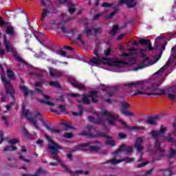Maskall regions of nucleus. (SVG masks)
I'll return each instance as SVG.
<instances>
[{"instance_id": "nucleus-19", "label": "nucleus", "mask_w": 176, "mask_h": 176, "mask_svg": "<svg viewBox=\"0 0 176 176\" xmlns=\"http://www.w3.org/2000/svg\"><path fill=\"white\" fill-rule=\"evenodd\" d=\"M111 65H113V67H116V68H123V67H126V65H131V64L129 62L120 60L118 61H111Z\"/></svg>"}, {"instance_id": "nucleus-44", "label": "nucleus", "mask_w": 176, "mask_h": 176, "mask_svg": "<svg viewBox=\"0 0 176 176\" xmlns=\"http://www.w3.org/2000/svg\"><path fill=\"white\" fill-rule=\"evenodd\" d=\"M174 155H176V151L171 148L170 153L166 155V157H168V159H173V157H174Z\"/></svg>"}, {"instance_id": "nucleus-3", "label": "nucleus", "mask_w": 176, "mask_h": 176, "mask_svg": "<svg viewBox=\"0 0 176 176\" xmlns=\"http://www.w3.org/2000/svg\"><path fill=\"white\" fill-rule=\"evenodd\" d=\"M1 80L4 85V89L6 90V94H9L11 97L13 102H11L9 105L13 107L15 104L16 98L14 97V94H16V91L13 89V85L10 83V80L6 79L5 76V73L1 74Z\"/></svg>"}, {"instance_id": "nucleus-24", "label": "nucleus", "mask_w": 176, "mask_h": 176, "mask_svg": "<svg viewBox=\"0 0 176 176\" xmlns=\"http://www.w3.org/2000/svg\"><path fill=\"white\" fill-rule=\"evenodd\" d=\"M64 75V72H60L53 69H50V76L51 78H61Z\"/></svg>"}, {"instance_id": "nucleus-27", "label": "nucleus", "mask_w": 176, "mask_h": 176, "mask_svg": "<svg viewBox=\"0 0 176 176\" xmlns=\"http://www.w3.org/2000/svg\"><path fill=\"white\" fill-rule=\"evenodd\" d=\"M78 108L79 112L78 113V112L73 111L72 115L74 116H82V115L83 114V109H85V107H83V105L79 104L78 106Z\"/></svg>"}, {"instance_id": "nucleus-52", "label": "nucleus", "mask_w": 176, "mask_h": 176, "mask_svg": "<svg viewBox=\"0 0 176 176\" xmlns=\"http://www.w3.org/2000/svg\"><path fill=\"white\" fill-rule=\"evenodd\" d=\"M102 14H104V12H100V13L94 15L93 20H95V21L98 20V19H100V17H101V16H102Z\"/></svg>"}, {"instance_id": "nucleus-35", "label": "nucleus", "mask_w": 176, "mask_h": 176, "mask_svg": "<svg viewBox=\"0 0 176 176\" xmlns=\"http://www.w3.org/2000/svg\"><path fill=\"white\" fill-rule=\"evenodd\" d=\"M62 32L63 34H71V35H75V31L74 30H69L66 26H64V28H62Z\"/></svg>"}, {"instance_id": "nucleus-20", "label": "nucleus", "mask_w": 176, "mask_h": 176, "mask_svg": "<svg viewBox=\"0 0 176 176\" xmlns=\"http://www.w3.org/2000/svg\"><path fill=\"white\" fill-rule=\"evenodd\" d=\"M142 138H136V142L135 144V148L138 152L141 153L142 152V150L144 149V146H142Z\"/></svg>"}, {"instance_id": "nucleus-51", "label": "nucleus", "mask_w": 176, "mask_h": 176, "mask_svg": "<svg viewBox=\"0 0 176 176\" xmlns=\"http://www.w3.org/2000/svg\"><path fill=\"white\" fill-rule=\"evenodd\" d=\"M118 138H120V140H124L125 138H127V135L124 133L120 132L118 133Z\"/></svg>"}, {"instance_id": "nucleus-1", "label": "nucleus", "mask_w": 176, "mask_h": 176, "mask_svg": "<svg viewBox=\"0 0 176 176\" xmlns=\"http://www.w3.org/2000/svg\"><path fill=\"white\" fill-rule=\"evenodd\" d=\"M46 138L48 141V151H50L52 156H53V159L54 160H56V162H58V163H60V166L62 167H63V168H65V171H67V173H69V174H72L74 176H78V175H80L82 174H85V175H89V171L86 170H76L75 172L69 170V168H68V166H67L66 164H63V162H61V160H60V158H58V156L57 155H58V151H61V149H63V148L61 147V146H60V144H57V142L53 141V140H52V138L49 135L46 136Z\"/></svg>"}, {"instance_id": "nucleus-60", "label": "nucleus", "mask_w": 176, "mask_h": 176, "mask_svg": "<svg viewBox=\"0 0 176 176\" xmlns=\"http://www.w3.org/2000/svg\"><path fill=\"white\" fill-rule=\"evenodd\" d=\"M5 141V139L3 138V131H0V144H2Z\"/></svg>"}, {"instance_id": "nucleus-50", "label": "nucleus", "mask_w": 176, "mask_h": 176, "mask_svg": "<svg viewBox=\"0 0 176 176\" xmlns=\"http://www.w3.org/2000/svg\"><path fill=\"white\" fill-rule=\"evenodd\" d=\"M47 130H49L51 133H55V134H60V130L52 128L51 126H50V129H47Z\"/></svg>"}, {"instance_id": "nucleus-39", "label": "nucleus", "mask_w": 176, "mask_h": 176, "mask_svg": "<svg viewBox=\"0 0 176 176\" xmlns=\"http://www.w3.org/2000/svg\"><path fill=\"white\" fill-rule=\"evenodd\" d=\"M5 48L7 52V53H12L14 50V48L10 45V43H6L5 44Z\"/></svg>"}, {"instance_id": "nucleus-40", "label": "nucleus", "mask_w": 176, "mask_h": 176, "mask_svg": "<svg viewBox=\"0 0 176 176\" xmlns=\"http://www.w3.org/2000/svg\"><path fill=\"white\" fill-rule=\"evenodd\" d=\"M163 141H167V142L174 144V138H173L171 133H168V136L164 137Z\"/></svg>"}, {"instance_id": "nucleus-62", "label": "nucleus", "mask_w": 176, "mask_h": 176, "mask_svg": "<svg viewBox=\"0 0 176 176\" xmlns=\"http://www.w3.org/2000/svg\"><path fill=\"white\" fill-rule=\"evenodd\" d=\"M168 98H170V100H173V101H175L176 98V96L174 94H168Z\"/></svg>"}, {"instance_id": "nucleus-11", "label": "nucleus", "mask_w": 176, "mask_h": 176, "mask_svg": "<svg viewBox=\"0 0 176 176\" xmlns=\"http://www.w3.org/2000/svg\"><path fill=\"white\" fill-rule=\"evenodd\" d=\"M58 2L59 5H64V3H66L68 12L70 13V14H72L76 12V4L72 3L71 0H58Z\"/></svg>"}, {"instance_id": "nucleus-56", "label": "nucleus", "mask_w": 176, "mask_h": 176, "mask_svg": "<svg viewBox=\"0 0 176 176\" xmlns=\"http://www.w3.org/2000/svg\"><path fill=\"white\" fill-rule=\"evenodd\" d=\"M119 122L121 123V124H122L124 129H130V126H129V125H127L126 122L123 121V120H120Z\"/></svg>"}, {"instance_id": "nucleus-32", "label": "nucleus", "mask_w": 176, "mask_h": 176, "mask_svg": "<svg viewBox=\"0 0 176 176\" xmlns=\"http://www.w3.org/2000/svg\"><path fill=\"white\" fill-rule=\"evenodd\" d=\"M45 173H46V171L42 170L41 168H39L35 172V174L34 175L23 174L22 176H39V174H45Z\"/></svg>"}, {"instance_id": "nucleus-38", "label": "nucleus", "mask_w": 176, "mask_h": 176, "mask_svg": "<svg viewBox=\"0 0 176 176\" xmlns=\"http://www.w3.org/2000/svg\"><path fill=\"white\" fill-rule=\"evenodd\" d=\"M3 151L5 152H12L14 151H17V147L14 146H7L4 147Z\"/></svg>"}, {"instance_id": "nucleus-8", "label": "nucleus", "mask_w": 176, "mask_h": 176, "mask_svg": "<svg viewBox=\"0 0 176 176\" xmlns=\"http://www.w3.org/2000/svg\"><path fill=\"white\" fill-rule=\"evenodd\" d=\"M42 25L45 30H52V31L57 30H61L63 31V28L65 27L63 23H43Z\"/></svg>"}, {"instance_id": "nucleus-34", "label": "nucleus", "mask_w": 176, "mask_h": 176, "mask_svg": "<svg viewBox=\"0 0 176 176\" xmlns=\"http://www.w3.org/2000/svg\"><path fill=\"white\" fill-rule=\"evenodd\" d=\"M52 14V12L47 10V8H44L43 10V14L41 16V21H45V18L47 17V16Z\"/></svg>"}, {"instance_id": "nucleus-17", "label": "nucleus", "mask_w": 176, "mask_h": 176, "mask_svg": "<svg viewBox=\"0 0 176 176\" xmlns=\"http://www.w3.org/2000/svg\"><path fill=\"white\" fill-rule=\"evenodd\" d=\"M35 91H37V93H41V96L44 97V100H40L41 104H46V105H49L50 107H54V103L49 101V96L45 95L41 89L36 88Z\"/></svg>"}, {"instance_id": "nucleus-28", "label": "nucleus", "mask_w": 176, "mask_h": 176, "mask_svg": "<svg viewBox=\"0 0 176 176\" xmlns=\"http://www.w3.org/2000/svg\"><path fill=\"white\" fill-rule=\"evenodd\" d=\"M19 89H21V91H23L24 96H28V94H34V91H28V89L26 86H19Z\"/></svg>"}, {"instance_id": "nucleus-45", "label": "nucleus", "mask_w": 176, "mask_h": 176, "mask_svg": "<svg viewBox=\"0 0 176 176\" xmlns=\"http://www.w3.org/2000/svg\"><path fill=\"white\" fill-rule=\"evenodd\" d=\"M7 76L11 79H14V73L11 69L7 70Z\"/></svg>"}, {"instance_id": "nucleus-54", "label": "nucleus", "mask_w": 176, "mask_h": 176, "mask_svg": "<svg viewBox=\"0 0 176 176\" xmlns=\"http://www.w3.org/2000/svg\"><path fill=\"white\" fill-rule=\"evenodd\" d=\"M140 94H148V93H145L142 91L138 90L133 94H132V96L133 97H135V96H139Z\"/></svg>"}, {"instance_id": "nucleus-41", "label": "nucleus", "mask_w": 176, "mask_h": 176, "mask_svg": "<svg viewBox=\"0 0 176 176\" xmlns=\"http://www.w3.org/2000/svg\"><path fill=\"white\" fill-rule=\"evenodd\" d=\"M6 34L8 35H13L14 34V29L12 26H7Z\"/></svg>"}, {"instance_id": "nucleus-6", "label": "nucleus", "mask_w": 176, "mask_h": 176, "mask_svg": "<svg viewBox=\"0 0 176 176\" xmlns=\"http://www.w3.org/2000/svg\"><path fill=\"white\" fill-rule=\"evenodd\" d=\"M5 14L7 15L8 19H12V20H14V19H17L18 17H23V19H27V14L21 8L14 11L6 10L5 12Z\"/></svg>"}, {"instance_id": "nucleus-2", "label": "nucleus", "mask_w": 176, "mask_h": 176, "mask_svg": "<svg viewBox=\"0 0 176 176\" xmlns=\"http://www.w3.org/2000/svg\"><path fill=\"white\" fill-rule=\"evenodd\" d=\"M120 152H124L126 155H129L133 152V147L126 144H121L119 147V149L113 153L114 157L110 160L102 162V164H108L109 163H111V164L113 166H116V164H119V163H122V162H125V163H133L135 160L134 157H126L121 160H117L116 157L118 155H119Z\"/></svg>"}, {"instance_id": "nucleus-13", "label": "nucleus", "mask_w": 176, "mask_h": 176, "mask_svg": "<svg viewBox=\"0 0 176 176\" xmlns=\"http://www.w3.org/2000/svg\"><path fill=\"white\" fill-rule=\"evenodd\" d=\"M126 5L129 9L135 8L136 9L140 8V6H137V1L135 0H119L118 5Z\"/></svg>"}, {"instance_id": "nucleus-37", "label": "nucleus", "mask_w": 176, "mask_h": 176, "mask_svg": "<svg viewBox=\"0 0 176 176\" xmlns=\"http://www.w3.org/2000/svg\"><path fill=\"white\" fill-rule=\"evenodd\" d=\"M49 85L52 87H55L56 89H60V87H61L60 82L58 81H50L49 82Z\"/></svg>"}, {"instance_id": "nucleus-22", "label": "nucleus", "mask_w": 176, "mask_h": 176, "mask_svg": "<svg viewBox=\"0 0 176 176\" xmlns=\"http://www.w3.org/2000/svg\"><path fill=\"white\" fill-rule=\"evenodd\" d=\"M89 97L91 98V101L94 104L98 102V92L97 91H89Z\"/></svg>"}, {"instance_id": "nucleus-31", "label": "nucleus", "mask_w": 176, "mask_h": 176, "mask_svg": "<svg viewBox=\"0 0 176 176\" xmlns=\"http://www.w3.org/2000/svg\"><path fill=\"white\" fill-rule=\"evenodd\" d=\"M153 155H154L155 156H158L156 158V160H162V157L164 156V150H163V154H162V152L159 151V148H158L154 153H153Z\"/></svg>"}, {"instance_id": "nucleus-14", "label": "nucleus", "mask_w": 176, "mask_h": 176, "mask_svg": "<svg viewBox=\"0 0 176 176\" xmlns=\"http://www.w3.org/2000/svg\"><path fill=\"white\" fill-rule=\"evenodd\" d=\"M102 115L103 116H107V120L109 122V124H110V126H114L115 124V120H116V119H118V118H119L118 116H114L113 114L109 113L108 111H104L102 113Z\"/></svg>"}, {"instance_id": "nucleus-21", "label": "nucleus", "mask_w": 176, "mask_h": 176, "mask_svg": "<svg viewBox=\"0 0 176 176\" xmlns=\"http://www.w3.org/2000/svg\"><path fill=\"white\" fill-rule=\"evenodd\" d=\"M70 85L72 86H74V87H75V89H78V90H83V91L87 90L86 86H85L82 84L79 83L76 80L70 81Z\"/></svg>"}, {"instance_id": "nucleus-59", "label": "nucleus", "mask_w": 176, "mask_h": 176, "mask_svg": "<svg viewBox=\"0 0 176 176\" xmlns=\"http://www.w3.org/2000/svg\"><path fill=\"white\" fill-rule=\"evenodd\" d=\"M2 120H3L6 127H9V122H8V118L5 116L1 117Z\"/></svg>"}, {"instance_id": "nucleus-15", "label": "nucleus", "mask_w": 176, "mask_h": 176, "mask_svg": "<svg viewBox=\"0 0 176 176\" xmlns=\"http://www.w3.org/2000/svg\"><path fill=\"white\" fill-rule=\"evenodd\" d=\"M151 134L153 138L155 140V148H156L157 150L159 149V151L163 155V149L160 147V141L159 140V133H157V131L153 130L151 132Z\"/></svg>"}, {"instance_id": "nucleus-18", "label": "nucleus", "mask_w": 176, "mask_h": 176, "mask_svg": "<svg viewBox=\"0 0 176 176\" xmlns=\"http://www.w3.org/2000/svg\"><path fill=\"white\" fill-rule=\"evenodd\" d=\"M139 43L142 46H146L148 52H153L155 50V48L152 47V42L149 39L142 38L139 41Z\"/></svg>"}, {"instance_id": "nucleus-53", "label": "nucleus", "mask_w": 176, "mask_h": 176, "mask_svg": "<svg viewBox=\"0 0 176 176\" xmlns=\"http://www.w3.org/2000/svg\"><path fill=\"white\" fill-rule=\"evenodd\" d=\"M58 108L60 109V112H63L65 113H67V112L65 111V110H66L65 105H64V104H59L58 106Z\"/></svg>"}, {"instance_id": "nucleus-16", "label": "nucleus", "mask_w": 176, "mask_h": 176, "mask_svg": "<svg viewBox=\"0 0 176 176\" xmlns=\"http://www.w3.org/2000/svg\"><path fill=\"white\" fill-rule=\"evenodd\" d=\"M121 104V107L122 108V111H121L122 115H124L125 116H131V117H133L134 116V113H133L131 111H129L126 109H129V108H130V104L124 101H122L120 102Z\"/></svg>"}, {"instance_id": "nucleus-29", "label": "nucleus", "mask_w": 176, "mask_h": 176, "mask_svg": "<svg viewBox=\"0 0 176 176\" xmlns=\"http://www.w3.org/2000/svg\"><path fill=\"white\" fill-rule=\"evenodd\" d=\"M81 96L82 97V100H77V102H78V104H82V102L87 104H90V100H89V96H87V95H81Z\"/></svg>"}, {"instance_id": "nucleus-55", "label": "nucleus", "mask_w": 176, "mask_h": 176, "mask_svg": "<svg viewBox=\"0 0 176 176\" xmlns=\"http://www.w3.org/2000/svg\"><path fill=\"white\" fill-rule=\"evenodd\" d=\"M38 120L43 124V125L44 126V127H45V129H50V126H48L47 124H46V122H45L43 119L38 118Z\"/></svg>"}, {"instance_id": "nucleus-23", "label": "nucleus", "mask_w": 176, "mask_h": 176, "mask_svg": "<svg viewBox=\"0 0 176 176\" xmlns=\"http://www.w3.org/2000/svg\"><path fill=\"white\" fill-rule=\"evenodd\" d=\"M145 83L144 81H138L135 82H126L124 84L125 87H128V89H133V87H137L140 85H144Z\"/></svg>"}, {"instance_id": "nucleus-7", "label": "nucleus", "mask_w": 176, "mask_h": 176, "mask_svg": "<svg viewBox=\"0 0 176 176\" xmlns=\"http://www.w3.org/2000/svg\"><path fill=\"white\" fill-rule=\"evenodd\" d=\"M89 148L91 152H94V151H98V147L97 146H93L91 142H87L85 144H78L72 150V152H76L78 151H86Z\"/></svg>"}, {"instance_id": "nucleus-64", "label": "nucleus", "mask_w": 176, "mask_h": 176, "mask_svg": "<svg viewBox=\"0 0 176 176\" xmlns=\"http://www.w3.org/2000/svg\"><path fill=\"white\" fill-rule=\"evenodd\" d=\"M111 54V49L108 48L107 50H104V55L108 57Z\"/></svg>"}, {"instance_id": "nucleus-25", "label": "nucleus", "mask_w": 176, "mask_h": 176, "mask_svg": "<svg viewBox=\"0 0 176 176\" xmlns=\"http://www.w3.org/2000/svg\"><path fill=\"white\" fill-rule=\"evenodd\" d=\"M88 119L89 122H91L94 124H98L99 126L104 123V120H102V118H94V117L93 116H88Z\"/></svg>"}, {"instance_id": "nucleus-33", "label": "nucleus", "mask_w": 176, "mask_h": 176, "mask_svg": "<svg viewBox=\"0 0 176 176\" xmlns=\"http://www.w3.org/2000/svg\"><path fill=\"white\" fill-rule=\"evenodd\" d=\"M156 120H157V117H150L146 120V122L148 124H152L153 126H156L157 123H156Z\"/></svg>"}, {"instance_id": "nucleus-47", "label": "nucleus", "mask_w": 176, "mask_h": 176, "mask_svg": "<svg viewBox=\"0 0 176 176\" xmlns=\"http://www.w3.org/2000/svg\"><path fill=\"white\" fill-rule=\"evenodd\" d=\"M106 145H109L110 146H115L116 145V143L113 140H107L105 142Z\"/></svg>"}, {"instance_id": "nucleus-10", "label": "nucleus", "mask_w": 176, "mask_h": 176, "mask_svg": "<svg viewBox=\"0 0 176 176\" xmlns=\"http://www.w3.org/2000/svg\"><path fill=\"white\" fill-rule=\"evenodd\" d=\"M163 41V37L158 36L155 38L153 49L154 50H159L161 53H163V52L166 50V45H167V43H162V41Z\"/></svg>"}, {"instance_id": "nucleus-42", "label": "nucleus", "mask_w": 176, "mask_h": 176, "mask_svg": "<svg viewBox=\"0 0 176 176\" xmlns=\"http://www.w3.org/2000/svg\"><path fill=\"white\" fill-rule=\"evenodd\" d=\"M167 68H168V65H165V66L162 67L160 70H158L155 74V75H162L163 72H164V71H166V69H167Z\"/></svg>"}, {"instance_id": "nucleus-30", "label": "nucleus", "mask_w": 176, "mask_h": 176, "mask_svg": "<svg viewBox=\"0 0 176 176\" xmlns=\"http://www.w3.org/2000/svg\"><path fill=\"white\" fill-rule=\"evenodd\" d=\"M116 90H118V86H114L111 89H109L107 91V94L109 97H112L115 96V93H116Z\"/></svg>"}, {"instance_id": "nucleus-63", "label": "nucleus", "mask_w": 176, "mask_h": 176, "mask_svg": "<svg viewBox=\"0 0 176 176\" xmlns=\"http://www.w3.org/2000/svg\"><path fill=\"white\" fill-rule=\"evenodd\" d=\"M47 2H50V0H41V3L43 6H47Z\"/></svg>"}, {"instance_id": "nucleus-46", "label": "nucleus", "mask_w": 176, "mask_h": 176, "mask_svg": "<svg viewBox=\"0 0 176 176\" xmlns=\"http://www.w3.org/2000/svg\"><path fill=\"white\" fill-rule=\"evenodd\" d=\"M118 12H119V8H116L115 10H114V11H113L111 13H110V14L107 16L108 19H112V17H113V16H115V14H116V13H118Z\"/></svg>"}, {"instance_id": "nucleus-36", "label": "nucleus", "mask_w": 176, "mask_h": 176, "mask_svg": "<svg viewBox=\"0 0 176 176\" xmlns=\"http://www.w3.org/2000/svg\"><path fill=\"white\" fill-rule=\"evenodd\" d=\"M119 30V25H116L113 26L112 30L110 31L109 34H111V35L112 36H115V35H116L118 34V31Z\"/></svg>"}, {"instance_id": "nucleus-43", "label": "nucleus", "mask_w": 176, "mask_h": 176, "mask_svg": "<svg viewBox=\"0 0 176 176\" xmlns=\"http://www.w3.org/2000/svg\"><path fill=\"white\" fill-rule=\"evenodd\" d=\"M166 129L164 128V126H161L160 129V131H157V133L158 134V138L160 137V134H162V135H164L166 134Z\"/></svg>"}, {"instance_id": "nucleus-4", "label": "nucleus", "mask_w": 176, "mask_h": 176, "mask_svg": "<svg viewBox=\"0 0 176 176\" xmlns=\"http://www.w3.org/2000/svg\"><path fill=\"white\" fill-rule=\"evenodd\" d=\"M87 129L88 132L82 131L80 133V135H84L87 137V138H107V140L113 139V137L107 135V133L105 132L98 131L96 134L90 133V131H91L93 129V126L91 125H87Z\"/></svg>"}, {"instance_id": "nucleus-48", "label": "nucleus", "mask_w": 176, "mask_h": 176, "mask_svg": "<svg viewBox=\"0 0 176 176\" xmlns=\"http://www.w3.org/2000/svg\"><path fill=\"white\" fill-rule=\"evenodd\" d=\"M8 144L11 146L16 145V144H19V140L16 139H11L8 140Z\"/></svg>"}, {"instance_id": "nucleus-57", "label": "nucleus", "mask_w": 176, "mask_h": 176, "mask_svg": "<svg viewBox=\"0 0 176 176\" xmlns=\"http://www.w3.org/2000/svg\"><path fill=\"white\" fill-rule=\"evenodd\" d=\"M113 4H110L109 3L104 2L102 4V8H112Z\"/></svg>"}, {"instance_id": "nucleus-5", "label": "nucleus", "mask_w": 176, "mask_h": 176, "mask_svg": "<svg viewBox=\"0 0 176 176\" xmlns=\"http://www.w3.org/2000/svg\"><path fill=\"white\" fill-rule=\"evenodd\" d=\"M160 85H162V81H159L157 82H155L151 85L148 87V90H151L153 93H147V96H164L166 94V91H170V89L164 88V89H159L160 87Z\"/></svg>"}, {"instance_id": "nucleus-12", "label": "nucleus", "mask_w": 176, "mask_h": 176, "mask_svg": "<svg viewBox=\"0 0 176 176\" xmlns=\"http://www.w3.org/2000/svg\"><path fill=\"white\" fill-rule=\"evenodd\" d=\"M29 115H31L30 110L28 109L25 110L24 107H23L22 116H25L28 119V120H29L33 124V125L34 126V127H36V129H37V130H39V126H38V122H36V120H35V119H34L33 118L29 117Z\"/></svg>"}, {"instance_id": "nucleus-58", "label": "nucleus", "mask_w": 176, "mask_h": 176, "mask_svg": "<svg viewBox=\"0 0 176 176\" xmlns=\"http://www.w3.org/2000/svg\"><path fill=\"white\" fill-rule=\"evenodd\" d=\"M65 138L71 139L72 137H74V133H67L64 135Z\"/></svg>"}, {"instance_id": "nucleus-26", "label": "nucleus", "mask_w": 176, "mask_h": 176, "mask_svg": "<svg viewBox=\"0 0 176 176\" xmlns=\"http://www.w3.org/2000/svg\"><path fill=\"white\" fill-rule=\"evenodd\" d=\"M148 60V66L151 65V58L146 57L144 60L142 61V63L140 65V66L136 67L133 69V71H140V69H144L146 67V65H144L143 64L145 63V61Z\"/></svg>"}, {"instance_id": "nucleus-61", "label": "nucleus", "mask_w": 176, "mask_h": 176, "mask_svg": "<svg viewBox=\"0 0 176 176\" xmlns=\"http://www.w3.org/2000/svg\"><path fill=\"white\" fill-rule=\"evenodd\" d=\"M77 41H79L82 45H85V41L82 40V35H78L76 38Z\"/></svg>"}, {"instance_id": "nucleus-9", "label": "nucleus", "mask_w": 176, "mask_h": 176, "mask_svg": "<svg viewBox=\"0 0 176 176\" xmlns=\"http://www.w3.org/2000/svg\"><path fill=\"white\" fill-rule=\"evenodd\" d=\"M94 54L95 56L93 57L92 59L90 60V64H95V65H100V63L103 60H109L111 61V58H101L100 56V54L98 53V48L96 47L94 50Z\"/></svg>"}, {"instance_id": "nucleus-49", "label": "nucleus", "mask_w": 176, "mask_h": 176, "mask_svg": "<svg viewBox=\"0 0 176 176\" xmlns=\"http://www.w3.org/2000/svg\"><path fill=\"white\" fill-rule=\"evenodd\" d=\"M56 54H59V56H62L63 57H65L67 54L63 50H58L56 51Z\"/></svg>"}]
</instances>
